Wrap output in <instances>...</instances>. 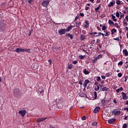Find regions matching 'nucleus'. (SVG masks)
I'll return each instance as SVG.
<instances>
[{"mask_svg":"<svg viewBox=\"0 0 128 128\" xmlns=\"http://www.w3.org/2000/svg\"><path fill=\"white\" fill-rule=\"evenodd\" d=\"M123 54L125 55V56H128V50H126V48H124L123 50Z\"/></svg>","mask_w":128,"mask_h":128,"instance_id":"nucleus-14","label":"nucleus"},{"mask_svg":"<svg viewBox=\"0 0 128 128\" xmlns=\"http://www.w3.org/2000/svg\"><path fill=\"white\" fill-rule=\"evenodd\" d=\"M32 67L33 70H38V66L36 64H33Z\"/></svg>","mask_w":128,"mask_h":128,"instance_id":"nucleus-26","label":"nucleus"},{"mask_svg":"<svg viewBox=\"0 0 128 128\" xmlns=\"http://www.w3.org/2000/svg\"><path fill=\"white\" fill-rule=\"evenodd\" d=\"M80 40H86V36H85V35H84V34L81 35V36H80Z\"/></svg>","mask_w":128,"mask_h":128,"instance_id":"nucleus-21","label":"nucleus"},{"mask_svg":"<svg viewBox=\"0 0 128 128\" xmlns=\"http://www.w3.org/2000/svg\"><path fill=\"white\" fill-rule=\"evenodd\" d=\"M96 80L98 82H102V78H100V76H98L96 78Z\"/></svg>","mask_w":128,"mask_h":128,"instance_id":"nucleus-41","label":"nucleus"},{"mask_svg":"<svg viewBox=\"0 0 128 128\" xmlns=\"http://www.w3.org/2000/svg\"><path fill=\"white\" fill-rule=\"evenodd\" d=\"M124 64V62L122 61H120L118 64V66H122Z\"/></svg>","mask_w":128,"mask_h":128,"instance_id":"nucleus-39","label":"nucleus"},{"mask_svg":"<svg viewBox=\"0 0 128 128\" xmlns=\"http://www.w3.org/2000/svg\"><path fill=\"white\" fill-rule=\"evenodd\" d=\"M113 40H117V42H120V38L118 37L117 38H114Z\"/></svg>","mask_w":128,"mask_h":128,"instance_id":"nucleus-45","label":"nucleus"},{"mask_svg":"<svg viewBox=\"0 0 128 128\" xmlns=\"http://www.w3.org/2000/svg\"><path fill=\"white\" fill-rule=\"evenodd\" d=\"M114 32H116V30L114 28H112L111 30V34H114Z\"/></svg>","mask_w":128,"mask_h":128,"instance_id":"nucleus-28","label":"nucleus"},{"mask_svg":"<svg viewBox=\"0 0 128 128\" xmlns=\"http://www.w3.org/2000/svg\"><path fill=\"white\" fill-rule=\"evenodd\" d=\"M111 16H112V18L114 22H116L118 20V19H116V16H114V14H112Z\"/></svg>","mask_w":128,"mask_h":128,"instance_id":"nucleus-30","label":"nucleus"},{"mask_svg":"<svg viewBox=\"0 0 128 128\" xmlns=\"http://www.w3.org/2000/svg\"><path fill=\"white\" fill-rule=\"evenodd\" d=\"M88 84H90V80H85L84 83L83 84V86L84 88H86V86H88Z\"/></svg>","mask_w":128,"mask_h":128,"instance_id":"nucleus-10","label":"nucleus"},{"mask_svg":"<svg viewBox=\"0 0 128 128\" xmlns=\"http://www.w3.org/2000/svg\"><path fill=\"white\" fill-rule=\"evenodd\" d=\"M112 116H120V110H118L114 109L112 112Z\"/></svg>","mask_w":128,"mask_h":128,"instance_id":"nucleus-3","label":"nucleus"},{"mask_svg":"<svg viewBox=\"0 0 128 128\" xmlns=\"http://www.w3.org/2000/svg\"><path fill=\"white\" fill-rule=\"evenodd\" d=\"M120 88H118V89H117L116 90V92H120Z\"/></svg>","mask_w":128,"mask_h":128,"instance_id":"nucleus-63","label":"nucleus"},{"mask_svg":"<svg viewBox=\"0 0 128 128\" xmlns=\"http://www.w3.org/2000/svg\"><path fill=\"white\" fill-rule=\"evenodd\" d=\"M123 24L124 26H128V22H126V20L124 19V20Z\"/></svg>","mask_w":128,"mask_h":128,"instance_id":"nucleus-40","label":"nucleus"},{"mask_svg":"<svg viewBox=\"0 0 128 128\" xmlns=\"http://www.w3.org/2000/svg\"><path fill=\"white\" fill-rule=\"evenodd\" d=\"M100 42V40L98 38V39L96 40V43H97V44H98V43Z\"/></svg>","mask_w":128,"mask_h":128,"instance_id":"nucleus-57","label":"nucleus"},{"mask_svg":"<svg viewBox=\"0 0 128 128\" xmlns=\"http://www.w3.org/2000/svg\"><path fill=\"white\" fill-rule=\"evenodd\" d=\"M80 16H84V13H80Z\"/></svg>","mask_w":128,"mask_h":128,"instance_id":"nucleus-58","label":"nucleus"},{"mask_svg":"<svg viewBox=\"0 0 128 128\" xmlns=\"http://www.w3.org/2000/svg\"><path fill=\"white\" fill-rule=\"evenodd\" d=\"M82 82H84V79L83 78L80 80L79 82H78L79 84H80V86H82Z\"/></svg>","mask_w":128,"mask_h":128,"instance_id":"nucleus-36","label":"nucleus"},{"mask_svg":"<svg viewBox=\"0 0 128 128\" xmlns=\"http://www.w3.org/2000/svg\"><path fill=\"white\" fill-rule=\"evenodd\" d=\"M86 24L84 26L85 28H88L90 26V21L86 20L85 21Z\"/></svg>","mask_w":128,"mask_h":128,"instance_id":"nucleus-13","label":"nucleus"},{"mask_svg":"<svg viewBox=\"0 0 128 128\" xmlns=\"http://www.w3.org/2000/svg\"><path fill=\"white\" fill-rule=\"evenodd\" d=\"M128 128V124H124L123 125H122V128Z\"/></svg>","mask_w":128,"mask_h":128,"instance_id":"nucleus-43","label":"nucleus"},{"mask_svg":"<svg viewBox=\"0 0 128 128\" xmlns=\"http://www.w3.org/2000/svg\"><path fill=\"white\" fill-rule=\"evenodd\" d=\"M118 78H122V73L120 72L118 74Z\"/></svg>","mask_w":128,"mask_h":128,"instance_id":"nucleus-46","label":"nucleus"},{"mask_svg":"<svg viewBox=\"0 0 128 128\" xmlns=\"http://www.w3.org/2000/svg\"><path fill=\"white\" fill-rule=\"evenodd\" d=\"M72 28H74V26H72V25H70L67 28H66V32H70Z\"/></svg>","mask_w":128,"mask_h":128,"instance_id":"nucleus-16","label":"nucleus"},{"mask_svg":"<svg viewBox=\"0 0 128 128\" xmlns=\"http://www.w3.org/2000/svg\"><path fill=\"white\" fill-rule=\"evenodd\" d=\"M72 64H78V60L73 61V62H72Z\"/></svg>","mask_w":128,"mask_h":128,"instance_id":"nucleus-48","label":"nucleus"},{"mask_svg":"<svg viewBox=\"0 0 128 128\" xmlns=\"http://www.w3.org/2000/svg\"><path fill=\"white\" fill-rule=\"evenodd\" d=\"M106 30V26H102V30H104V32H105L104 30Z\"/></svg>","mask_w":128,"mask_h":128,"instance_id":"nucleus-44","label":"nucleus"},{"mask_svg":"<svg viewBox=\"0 0 128 128\" xmlns=\"http://www.w3.org/2000/svg\"><path fill=\"white\" fill-rule=\"evenodd\" d=\"M22 92L20 88H15L13 90V94L16 98H18L22 94Z\"/></svg>","mask_w":128,"mask_h":128,"instance_id":"nucleus-1","label":"nucleus"},{"mask_svg":"<svg viewBox=\"0 0 128 128\" xmlns=\"http://www.w3.org/2000/svg\"><path fill=\"white\" fill-rule=\"evenodd\" d=\"M114 4H116V0H112V2H110L108 6V8H110L111 6H112Z\"/></svg>","mask_w":128,"mask_h":128,"instance_id":"nucleus-11","label":"nucleus"},{"mask_svg":"<svg viewBox=\"0 0 128 128\" xmlns=\"http://www.w3.org/2000/svg\"><path fill=\"white\" fill-rule=\"evenodd\" d=\"M50 4V0H44L42 3V6H44V8H48V6Z\"/></svg>","mask_w":128,"mask_h":128,"instance_id":"nucleus-4","label":"nucleus"},{"mask_svg":"<svg viewBox=\"0 0 128 128\" xmlns=\"http://www.w3.org/2000/svg\"><path fill=\"white\" fill-rule=\"evenodd\" d=\"M102 104H104H104H106V100H102Z\"/></svg>","mask_w":128,"mask_h":128,"instance_id":"nucleus-50","label":"nucleus"},{"mask_svg":"<svg viewBox=\"0 0 128 128\" xmlns=\"http://www.w3.org/2000/svg\"><path fill=\"white\" fill-rule=\"evenodd\" d=\"M94 90H96V92H98V90H100V86L99 85L96 84L95 86Z\"/></svg>","mask_w":128,"mask_h":128,"instance_id":"nucleus-17","label":"nucleus"},{"mask_svg":"<svg viewBox=\"0 0 128 128\" xmlns=\"http://www.w3.org/2000/svg\"><path fill=\"white\" fill-rule=\"evenodd\" d=\"M99 110H100V107L96 106L94 110V114H98V112Z\"/></svg>","mask_w":128,"mask_h":128,"instance_id":"nucleus-9","label":"nucleus"},{"mask_svg":"<svg viewBox=\"0 0 128 128\" xmlns=\"http://www.w3.org/2000/svg\"><path fill=\"white\" fill-rule=\"evenodd\" d=\"M80 16H76V18H75V19H74V22H76V20H78V19L79 18Z\"/></svg>","mask_w":128,"mask_h":128,"instance_id":"nucleus-51","label":"nucleus"},{"mask_svg":"<svg viewBox=\"0 0 128 128\" xmlns=\"http://www.w3.org/2000/svg\"><path fill=\"white\" fill-rule=\"evenodd\" d=\"M6 22L4 20H2L0 22V32H4L6 30Z\"/></svg>","mask_w":128,"mask_h":128,"instance_id":"nucleus-2","label":"nucleus"},{"mask_svg":"<svg viewBox=\"0 0 128 128\" xmlns=\"http://www.w3.org/2000/svg\"><path fill=\"white\" fill-rule=\"evenodd\" d=\"M124 110H127L128 112V108H124Z\"/></svg>","mask_w":128,"mask_h":128,"instance_id":"nucleus-64","label":"nucleus"},{"mask_svg":"<svg viewBox=\"0 0 128 128\" xmlns=\"http://www.w3.org/2000/svg\"><path fill=\"white\" fill-rule=\"evenodd\" d=\"M48 62L50 64H52V60H48Z\"/></svg>","mask_w":128,"mask_h":128,"instance_id":"nucleus-55","label":"nucleus"},{"mask_svg":"<svg viewBox=\"0 0 128 128\" xmlns=\"http://www.w3.org/2000/svg\"><path fill=\"white\" fill-rule=\"evenodd\" d=\"M89 8H90V7L86 6V8H85L86 10H88Z\"/></svg>","mask_w":128,"mask_h":128,"instance_id":"nucleus-60","label":"nucleus"},{"mask_svg":"<svg viewBox=\"0 0 128 128\" xmlns=\"http://www.w3.org/2000/svg\"><path fill=\"white\" fill-rule=\"evenodd\" d=\"M126 22H128V16H126V18H125Z\"/></svg>","mask_w":128,"mask_h":128,"instance_id":"nucleus-62","label":"nucleus"},{"mask_svg":"<svg viewBox=\"0 0 128 128\" xmlns=\"http://www.w3.org/2000/svg\"><path fill=\"white\" fill-rule=\"evenodd\" d=\"M94 100H96V98H98V93L96 92H94Z\"/></svg>","mask_w":128,"mask_h":128,"instance_id":"nucleus-33","label":"nucleus"},{"mask_svg":"<svg viewBox=\"0 0 128 128\" xmlns=\"http://www.w3.org/2000/svg\"><path fill=\"white\" fill-rule=\"evenodd\" d=\"M66 36H68V38H70V40H72L74 38V35L70 34H67Z\"/></svg>","mask_w":128,"mask_h":128,"instance_id":"nucleus-19","label":"nucleus"},{"mask_svg":"<svg viewBox=\"0 0 128 128\" xmlns=\"http://www.w3.org/2000/svg\"><path fill=\"white\" fill-rule=\"evenodd\" d=\"M108 23L110 26H112V25L114 26V22L112 21V20H108Z\"/></svg>","mask_w":128,"mask_h":128,"instance_id":"nucleus-23","label":"nucleus"},{"mask_svg":"<svg viewBox=\"0 0 128 128\" xmlns=\"http://www.w3.org/2000/svg\"><path fill=\"white\" fill-rule=\"evenodd\" d=\"M48 118H38L37 119V122H43V120H47Z\"/></svg>","mask_w":128,"mask_h":128,"instance_id":"nucleus-12","label":"nucleus"},{"mask_svg":"<svg viewBox=\"0 0 128 128\" xmlns=\"http://www.w3.org/2000/svg\"><path fill=\"white\" fill-rule=\"evenodd\" d=\"M108 87H106V86L103 87L102 88V92H108Z\"/></svg>","mask_w":128,"mask_h":128,"instance_id":"nucleus-18","label":"nucleus"},{"mask_svg":"<svg viewBox=\"0 0 128 128\" xmlns=\"http://www.w3.org/2000/svg\"><path fill=\"white\" fill-rule=\"evenodd\" d=\"M76 24L77 28H78V26H80V24H82V22H76Z\"/></svg>","mask_w":128,"mask_h":128,"instance_id":"nucleus-37","label":"nucleus"},{"mask_svg":"<svg viewBox=\"0 0 128 128\" xmlns=\"http://www.w3.org/2000/svg\"><path fill=\"white\" fill-rule=\"evenodd\" d=\"M128 76H126L124 77V82H126V80H128Z\"/></svg>","mask_w":128,"mask_h":128,"instance_id":"nucleus-52","label":"nucleus"},{"mask_svg":"<svg viewBox=\"0 0 128 128\" xmlns=\"http://www.w3.org/2000/svg\"><path fill=\"white\" fill-rule=\"evenodd\" d=\"M124 14H120V18H124Z\"/></svg>","mask_w":128,"mask_h":128,"instance_id":"nucleus-59","label":"nucleus"},{"mask_svg":"<svg viewBox=\"0 0 128 128\" xmlns=\"http://www.w3.org/2000/svg\"><path fill=\"white\" fill-rule=\"evenodd\" d=\"M32 49L30 48H24V52H28V54H30V50Z\"/></svg>","mask_w":128,"mask_h":128,"instance_id":"nucleus-24","label":"nucleus"},{"mask_svg":"<svg viewBox=\"0 0 128 128\" xmlns=\"http://www.w3.org/2000/svg\"><path fill=\"white\" fill-rule=\"evenodd\" d=\"M116 4L118 6H120V4H122V2L120 0H116Z\"/></svg>","mask_w":128,"mask_h":128,"instance_id":"nucleus-29","label":"nucleus"},{"mask_svg":"<svg viewBox=\"0 0 128 128\" xmlns=\"http://www.w3.org/2000/svg\"><path fill=\"white\" fill-rule=\"evenodd\" d=\"M18 114H21L22 118H24L26 116V110H20L18 112Z\"/></svg>","mask_w":128,"mask_h":128,"instance_id":"nucleus-6","label":"nucleus"},{"mask_svg":"<svg viewBox=\"0 0 128 128\" xmlns=\"http://www.w3.org/2000/svg\"><path fill=\"white\" fill-rule=\"evenodd\" d=\"M72 68H74V66H72V64L68 65V70H72Z\"/></svg>","mask_w":128,"mask_h":128,"instance_id":"nucleus-34","label":"nucleus"},{"mask_svg":"<svg viewBox=\"0 0 128 128\" xmlns=\"http://www.w3.org/2000/svg\"><path fill=\"white\" fill-rule=\"evenodd\" d=\"M100 8H102V6H100V4H99L96 8H95L94 9L95 12H98V10H100Z\"/></svg>","mask_w":128,"mask_h":128,"instance_id":"nucleus-20","label":"nucleus"},{"mask_svg":"<svg viewBox=\"0 0 128 128\" xmlns=\"http://www.w3.org/2000/svg\"><path fill=\"white\" fill-rule=\"evenodd\" d=\"M114 122H116V119H110L108 120V123L110 124H112Z\"/></svg>","mask_w":128,"mask_h":128,"instance_id":"nucleus-15","label":"nucleus"},{"mask_svg":"<svg viewBox=\"0 0 128 128\" xmlns=\"http://www.w3.org/2000/svg\"><path fill=\"white\" fill-rule=\"evenodd\" d=\"M34 0H28V2L30 4H32V3L34 2Z\"/></svg>","mask_w":128,"mask_h":128,"instance_id":"nucleus-38","label":"nucleus"},{"mask_svg":"<svg viewBox=\"0 0 128 128\" xmlns=\"http://www.w3.org/2000/svg\"><path fill=\"white\" fill-rule=\"evenodd\" d=\"M114 26H116L117 28H118V23H114V24L113 25Z\"/></svg>","mask_w":128,"mask_h":128,"instance_id":"nucleus-42","label":"nucleus"},{"mask_svg":"<svg viewBox=\"0 0 128 128\" xmlns=\"http://www.w3.org/2000/svg\"><path fill=\"white\" fill-rule=\"evenodd\" d=\"M122 96L123 100H128V96H126V94L124 93V92H122Z\"/></svg>","mask_w":128,"mask_h":128,"instance_id":"nucleus-8","label":"nucleus"},{"mask_svg":"<svg viewBox=\"0 0 128 128\" xmlns=\"http://www.w3.org/2000/svg\"><path fill=\"white\" fill-rule=\"evenodd\" d=\"M97 60H100V58H102V55L101 54H99L97 57H96Z\"/></svg>","mask_w":128,"mask_h":128,"instance_id":"nucleus-35","label":"nucleus"},{"mask_svg":"<svg viewBox=\"0 0 128 128\" xmlns=\"http://www.w3.org/2000/svg\"><path fill=\"white\" fill-rule=\"evenodd\" d=\"M83 72L85 74H90V72L88 70H86V69H84L83 70Z\"/></svg>","mask_w":128,"mask_h":128,"instance_id":"nucleus-25","label":"nucleus"},{"mask_svg":"<svg viewBox=\"0 0 128 128\" xmlns=\"http://www.w3.org/2000/svg\"><path fill=\"white\" fill-rule=\"evenodd\" d=\"M86 116H83L82 117V120H86Z\"/></svg>","mask_w":128,"mask_h":128,"instance_id":"nucleus-53","label":"nucleus"},{"mask_svg":"<svg viewBox=\"0 0 128 128\" xmlns=\"http://www.w3.org/2000/svg\"><path fill=\"white\" fill-rule=\"evenodd\" d=\"M128 116H124V120H128Z\"/></svg>","mask_w":128,"mask_h":128,"instance_id":"nucleus-61","label":"nucleus"},{"mask_svg":"<svg viewBox=\"0 0 128 128\" xmlns=\"http://www.w3.org/2000/svg\"><path fill=\"white\" fill-rule=\"evenodd\" d=\"M98 34H100V35L101 34L102 36H106L105 34H102L100 32L98 33Z\"/></svg>","mask_w":128,"mask_h":128,"instance_id":"nucleus-56","label":"nucleus"},{"mask_svg":"<svg viewBox=\"0 0 128 128\" xmlns=\"http://www.w3.org/2000/svg\"><path fill=\"white\" fill-rule=\"evenodd\" d=\"M15 52H17V54L20 53V52H24V48H17L16 50H14Z\"/></svg>","mask_w":128,"mask_h":128,"instance_id":"nucleus-5","label":"nucleus"},{"mask_svg":"<svg viewBox=\"0 0 128 128\" xmlns=\"http://www.w3.org/2000/svg\"><path fill=\"white\" fill-rule=\"evenodd\" d=\"M80 60H84L86 58V56L80 55L78 56Z\"/></svg>","mask_w":128,"mask_h":128,"instance_id":"nucleus-31","label":"nucleus"},{"mask_svg":"<svg viewBox=\"0 0 128 128\" xmlns=\"http://www.w3.org/2000/svg\"><path fill=\"white\" fill-rule=\"evenodd\" d=\"M110 76V74L108 72L106 74V78H108V76Z\"/></svg>","mask_w":128,"mask_h":128,"instance_id":"nucleus-54","label":"nucleus"},{"mask_svg":"<svg viewBox=\"0 0 128 128\" xmlns=\"http://www.w3.org/2000/svg\"><path fill=\"white\" fill-rule=\"evenodd\" d=\"M66 32V29H60V30H58V32L60 34H64Z\"/></svg>","mask_w":128,"mask_h":128,"instance_id":"nucleus-7","label":"nucleus"},{"mask_svg":"<svg viewBox=\"0 0 128 128\" xmlns=\"http://www.w3.org/2000/svg\"><path fill=\"white\" fill-rule=\"evenodd\" d=\"M116 16L117 18H120V13H118V12H116Z\"/></svg>","mask_w":128,"mask_h":128,"instance_id":"nucleus-49","label":"nucleus"},{"mask_svg":"<svg viewBox=\"0 0 128 128\" xmlns=\"http://www.w3.org/2000/svg\"><path fill=\"white\" fill-rule=\"evenodd\" d=\"M98 124V122H94L92 123V126H96Z\"/></svg>","mask_w":128,"mask_h":128,"instance_id":"nucleus-47","label":"nucleus"},{"mask_svg":"<svg viewBox=\"0 0 128 128\" xmlns=\"http://www.w3.org/2000/svg\"><path fill=\"white\" fill-rule=\"evenodd\" d=\"M80 96H81L82 98H84V96H86V94H84V92H80L78 94Z\"/></svg>","mask_w":128,"mask_h":128,"instance_id":"nucleus-27","label":"nucleus"},{"mask_svg":"<svg viewBox=\"0 0 128 128\" xmlns=\"http://www.w3.org/2000/svg\"><path fill=\"white\" fill-rule=\"evenodd\" d=\"M98 59L96 57L95 58L92 60V62L94 64H96V62H98Z\"/></svg>","mask_w":128,"mask_h":128,"instance_id":"nucleus-32","label":"nucleus"},{"mask_svg":"<svg viewBox=\"0 0 128 128\" xmlns=\"http://www.w3.org/2000/svg\"><path fill=\"white\" fill-rule=\"evenodd\" d=\"M104 32H106L105 36H110V32H109L108 30L104 31Z\"/></svg>","mask_w":128,"mask_h":128,"instance_id":"nucleus-22","label":"nucleus"}]
</instances>
